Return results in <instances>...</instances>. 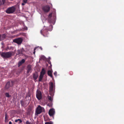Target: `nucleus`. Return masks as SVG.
<instances>
[{
  "label": "nucleus",
  "instance_id": "nucleus-1",
  "mask_svg": "<svg viewBox=\"0 0 124 124\" xmlns=\"http://www.w3.org/2000/svg\"><path fill=\"white\" fill-rule=\"evenodd\" d=\"M13 53V52H2L1 53V55L3 58H8L12 56Z\"/></svg>",
  "mask_w": 124,
  "mask_h": 124
},
{
  "label": "nucleus",
  "instance_id": "nucleus-2",
  "mask_svg": "<svg viewBox=\"0 0 124 124\" xmlns=\"http://www.w3.org/2000/svg\"><path fill=\"white\" fill-rule=\"evenodd\" d=\"M52 29H42L40 31V33L45 37H48L49 36V33L48 31H51Z\"/></svg>",
  "mask_w": 124,
  "mask_h": 124
},
{
  "label": "nucleus",
  "instance_id": "nucleus-3",
  "mask_svg": "<svg viewBox=\"0 0 124 124\" xmlns=\"http://www.w3.org/2000/svg\"><path fill=\"white\" fill-rule=\"evenodd\" d=\"M16 8L14 6L9 7L6 11V12L8 14L13 13L15 11Z\"/></svg>",
  "mask_w": 124,
  "mask_h": 124
},
{
  "label": "nucleus",
  "instance_id": "nucleus-4",
  "mask_svg": "<svg viewBox=\"0 0 124 124\" xmlns=\"http://www.w3.org/2000/svg\"><path fill=\"white\" fill-rule=\"evenodd\" d=\"M44 108L43 107H41L40 105H39L37 108L36 114L37 115L40 114L44 111Z\"/></svg>",
  "mask_w": 124,
  "mask_h": 124
},
{
  "label": "nucleus",
  "instance_id": "nucleus-5",
  "mask_svg": "<svg viewBox=\"0 0 124 124\" xmlns=\"http://www.w3.org/2000/svg\"><path fill=\"white\" fill-rule=\"evenodd\" d=\"M14 82L12 81L11 82L9 81L7 82L5 86V89L8 90L10 87H12L13 86Z\"/></svg>",
  "mask_w": 124,
  "mask_h": 124
},
{
  "label": "nucleus",
  "instance_id": "nucleus-6",
  "mask_svg": "<svg viewBox=\"0 0 124 124\" xmlns=\"http://www.w3.org/2000/svg\"><path fill=\"white\" fill-rule=\"evenodd\" d=\"M36 97L38 99L40 100L42 98V94L41 92L39 90H37L36 92Z\"/></svg>",
  "mask_w": 124,
  "mask_h": 124
},
{
  "label": "nucleus",
  "instance_id": "nucleus-7",
  "mask_svg": "<svg viewBox=\"0 0 124 124\" xmlns=\"http://www.w3.org/2000/svg\"><path fill=\"white\" fill-rule=\"evenodd\" d=\"M23 41V39L21 38L16 39L13 40L14 42L18 44H20Z\"/></svg>",
  "mask_w": 124,
  "mask_h": 124
},
{
  "label": "nucleus",
  "instance_id": "nucleus-8",
  "mask_svg": "<svg viewBox=\"0 0 124 124\" xmlns=\"http://www.w3.org/2000/svg\"><path fill=\"white\" fill-rule=\"evenodd\" d=\"M42 9L45 12H47L49 11L50 8L49 6L47 5L43 7Z\"/></svg>",
  "mask_w": 124,
  "mask_h": 124
},
{
  "label": "nucleus",
  "instance_id": "nucleus-9",
  "mask_svg": "<svg viewBox=\"0 0 124 124\" xmlns=\"http://www.w3.org/2000/svg\"><path fill=\"white\" fill-rule=\"evenodd\" d=\"M48 113L49 115L51 116H53L55 114V110L53 108H52L49 110Z\"/></svg>",
  "mask_w": 124,
  "mask_h": 124
},
{
  "label": "nucleus",
  "instance_id": "nucleus-10",
  "mask_svg": "<svg viewBox=\"0 0 124 124\" xmlns=\"http://www.w3.org/2000/svg\"><path fill=\"white\" fill-rule=\"evenodd\" d=\"M26 70H27V73H28L29 72H31V71L32 70L31 68V66L29 64L27 65L26 67Z\"/></svg>",
  "mask_w": 124,
  "mask_h": 124
},
{
  "label": "nucleus",
  "instance_id": "nucleus-11",
  "mask_svg": "<svg viewBox=\"0 0 124 124\" xmlns=\"http://www.w3.org/2000/svg\"><path fill=\"white\" fill-rule=\"evenodd\" d=\"M49 85V91L50 92H52L53 90L54 84L53 82H51Z\"/></svg>",
  "mask_w": 124,
  "mask_h": 124
},
{
  "label": "nucleus",
  "instance_id": "nucleus-12",
  "mask_svg": "<svg viewBox=\"0 0 124 124\" xmlns=\"http://www.w3.org/2000/svg\"><path fill=\"white\" fill-rule=\"evenodd\" d=\"M24 50L23 48H22L20 50H18L17 52L18 54H22L23 53L24 51Z\"/></svg>",
  "mask_w": 124,
  "mask_h": 124
},
{
  "label": "nucleus",
  "instance_id": "nucleus-13",
  "mask_svg": "<svg viewBox=\"0 0 124 124\" xmlns=\"http://www.w3.org/2000/svg\"><path fill=\"white\" fill-rule=\"evenodd\" d=\"M6 37V35L5 34L2 35L0 34V41H1L5 39Z\"/></svg>",
  "mask_w": 124,
  "mask_h": 124
},
{
  "label": "nucleus",
  "instance_id": "nucleus-14",
  "mask_svg": "<svg viewBox=\"0 0 124 124\" xmlns=\"http://www.w3.org/2000/svg\"><path fill=\"white\" fill-rule=\"evenodd\" d=\"M38 77L37 72H35L33 74V77L34 80H36Z\"/></svg>",
  "mask_w": 124,
  "mask_h": 124
},
{
  "label": "nucleus",
  "instance_id": "nucleus-15",
  "mask_svg": "<svg viewBox=\"0 0 124 124\" xmlns=\"http://www.w3.org/2000/svg\"><path fill=\"white\" fill-rule=\"evenodd\" d=\"M53 73V71L52 70H48L47 71V74L48 75L51 77V78L53 77V76L52 75V74Z\"/></svg>",
  "mask_w": 124,
  "mask_h": 124
},
{
  "label": "nucleus",
  "instance_id": "nucleus-16",
  "mask_svg": "<svg viewBox=\"0 0 124 124\" xmlns=\"http://www.w3.org/2000/svg\"><path fill=\"white\" fill-rule=\"evenodd\" d=\"M52 13H50L48 16V22L49 23H51V18L52 17Z\"/></svg>",
  "mask_w": 124,
  "mask_h": 124
},
{
  "label": "nucleus",
  "instance_id": "nucleus-17",
  "mask_svg": "<svg viewBox=\"0 0 124 124\" xmlns=\"http://www.w3.org/2000/svg\"><path fill=\"white\" fill-rule=\"evenodd\" d=\"M46 71L44 68H42L41 71L40 72V74L44 75L46 73Z\"/></svg>",
  "mask_w": 124,
  "mask_h": 124
},
{
  "label": "nucleus",
  "instance_id": "nucleus-18",
  "mask_svg": "<svg viewBox=\"0 0 124 124\" xmlns=\"http://www.w3.org/2000/svg\"><path fill=\"white\" fill-rule=\"evenodd\" d=\"M25 62V60L24 59H22L21 61H20L18 63V65L19 66L21 65L23 63Z\"/></svg>",
  "mask_w": 124,
  "mask_h": 124
},
{
  "label": "nucleus",
  "instance_id": "nucleus-19",
  "mask_svg": "<svg viewBox=\"0 0 124 124\" xmlns=\"http://www.w3.org/2000/svg\"><path fill=\"white\" fill-rule=\"evenodd\" d=\"M21 105L23 106H26V101H25L21 100Z\"/></svg>",
  "mask_w": 124,
  "mask_h": 124
},
{
  "label": "nucleus",
  "instance_id": "nucleus-20",
  "mask_svg": "<svg viewBox=\"0 0 124 124\" xmlns=\"http://www.w3.org/2000/svg\"><path fill=\"white\" fill-rule=\"evenodd\" d=\"M44 76L40 74V76L39 77V81H41L43 77Z\"/></svg>",
  "mask_w": 124,
  "mask_h": 124
},
{
  "label": "nucleus",
  "instance_id": "nucleus-21",
  "mask_svg": "<svg viewBox=\"0 0 124 124\" xmlns=\"http://www.w3.org/2000/svg\"><path fill=\"white\" fill-rule=\"evenodd\" d=\"M18 121H19V123H21L22 122V120L19 119H16L15 121V122H17Z\"/></svg>",
  "mask_w": 124,
  "mask_h": 124
},
{
  "label": "nucleus",
  "instance_id": "nucleus-22",
  "mask_svg": "<svg viewBox=\"0 0 124 124\" xmlns=\"http://www.w3.org/2000/svg\"><path fill=\"white\" fill-rule=\"evenodd\" d=\"M48 100L50 101V102H52L53 100V99H52L51 97V96H48Z\"/></svg>",
  "mask_w": 124,
  "mask_h": 124
},
{
  "label": "nucleus",
  "instance_id": "nucleus-23",
  "mask_svg": "<svg viewBox=\"0 0 124 124\" xmlns=\"http://www.w3.org/2000/svg\"><path fill=\"white\" fill-rule=\"evenodd\" d=\"M51 102L50 103H49L48 104H47V105L49 107H52V102Z\"/></svg>",
  "mask_w": 124,
  "mask_h": 124
},
{
  "label": "nucleus",
  "instance_id": "nucleus-24",
  "mask_svg": "<svg viewBox=\"0 0 124 124\" xmlns=\"http://www.w3.org/2000/svg\"><path fill=\"white\" fill-rule=\"evenodd\" d=\"M5 95L7 97H10V95L8 93H6L5 94Z\"/></svg>",
  "mask_w": 124,
  "mask_h": 124
},
{
  "label": "nucleus",
  "instance_id": "nucleus-25",
  "mask_svg": "<svg viewBox=\"0 0 124 124\" xmlns=\"http://www.w3.org/2000/svg\"><path fill=\"white\" fill-rule=\"evenodd\" d=\"M5 121L6 122V120H8V117L7 116V115L6 114H5Z\"/></svg>",
  "mask_w": 124,
  "mask_h": 124
},
{
  "label": "nucleus",
  "instance_id": "nucleus-26",
  "mask_svg": "<svg viewBox=\"0 0 124 124\" xmlns=\"http://www.w3.org/2000/svg\"><path fill=\"white\" fill-rule=\"evenodd\" d=\"M45 124H53V123L51 122H46Z\"/></svg>",
  "mask_w": 124,
  "mask_h": 124
},
{
  "label": "nucleus",
  "instance_id": "nucleus-27",
  "mask_svg": "<svg viewBox=\"0 0 124 124\" xmlns=\"http://www.w3.org/2000/svg\"><path fill=\"white\" fill-rule=\"evenodd\" d=\"M41 58L43 60H44L46 59V57L44 56H41Z\"/></svg>",
  "mask_w": 124,
  "mask_h": 124
},
{
  "label": "nucleus",
  "instance_id": "nucleus-28",
  "mask_svg": "<svg viewBox=\"0 0 124 124\" xmlns=\"http://www.w3.org/2000/svg\"><path fill=\"white\" fill-rule=\"evenodd\" d=\"M31 95L29 93H28L26 94V98H27L28 97H30Z\"/></svg>",
  "mask_w": 124,
  "mask_h": 124
},
{
  "label": "nucleus",
  "instance_id": "nucleus-29",
  "mask_svg": "<svg viewBox=\"0 0 124 124\" xmlns=\"http://www.w3.org/2000/svg\"><path fill=\"white\" fill-rule=\"evenodd\" d=\"M26 124H31V123L30 122L28 121H27L26 122Z\"/></svg>",
  "mask_w": 124,
  "mask_h": 124
},
{
  "label": "nucleus",
  "instance_id": "nucleus-30",
  "mask_svg": "<svg viewBox=\"0 0 124 124\" xmlns=\"http://www.w3.org/2000/svg\"><path fill=\"white\" fill-rule=\"evenodd\" d=\"M27 0H23V2L25 3H27Z\"/></svg>",
  "mask_w": 124,
  "mask_h": 124
},
{
  "label": "nucleus",
  "instance_id": "nucleus-31",
  "mask_svg": "<svg viewBox=\"0 0 124 124\" xmlns=\"http://www.w3.org/2000/svg\"><path fill=\"white\" fill-rule=\"evenodd\" d=\"M52 64H51V65H50L49 66L48 68L49 69H51V70H52Z\"/></svg>",
  "mask_w": 124,
  "mask_h": 124
},
{
  "label": "nucleus",
  "instance_id": "nucleus-32",
  "mask_svg": "<svg viewBox=\"0 0 124 124\" xmlns=\"http://www.w3.org/2000/svg\"><path fill=\"white\" fill-rule=\"evenodd\" d=\"M3 4H4L5 3V0H2Z\"/></svg>",
  "mask_w": 124,
  "mask_h": 124
},
{
  "label": "nucleus",
  "instance_id": "nucleus-33",
  "mask_svg": "<svg viewBox=\"0 0 124 124\" xmlns=\"http://www.w3.org/2000/svg\"><path fill=\"white\" fill-rule=\"evenodd\" d=\"M57 72H56L55 71L54 72V74L55 76H56L57 75Z\"/></svg>",
  "mask_w": 124,
  "mask_h": 124
},
{
  "label": "nucleus",
  "instance_id": "nucleus-34",
  "mask_svg": "<svg viewBox=\"0 0 124 124\" xmlns=\"http://www.w3.org/2000/svg\"><path fill=\"white\" fill-rule=\"evenodd\" d=\"M36 48H37L36 47L34 49V52H33V53L34 54H35V50L36 49Z\"/></svg>",
  "mask_w": 124,
  "mask_h": 124
},
{
  "label": "nucleus",
  "instance_id": "nucleus-35",
  "mask_svg": "<svg viewBox=\"0 0 124 124\" xmlns=\"http://www.w3.org/2000/svg\"><path fill=\"white\" fill-rule=\"evenodd\" d=\"M47 62H48V63L49 64H50V65L51 64V61H50V60H48L47 61Z\"/></svg>",
  "mask_w": 124,
  "mask_h": 124
},
{
  "label": "nucleus",
  "instance_id": "nucleus-36",
  "mask_svg": "<svg viewBox=\"0 0 124 124\" xmlns=\"http://www.w3.org/2000/svg\"><path fill=\"white\" fill-rule=\"evenodd\" d=\"M26 3H24L23 2V3H22L21 4H22V6H24V5H25V4Z\"/></svg>",
  "mask_w": 124,
  "mask_h": 124
},
{
  "label": "nucleus",
  "instance_id": "nucleus-37",
  "mask_svg": "<svg viewBox=\"0 0 124 124\" xmlns=\"http://www.w3.org/2000/svg\"><path fill=\"white\" fill-rule=\"evenodd\" d=\"M2 4V2H1V1H0V6Z\"/></svg>",
  "mask_w": 124,
  "mask_h": 124
},
{
  "label": "nucleus",
  "instance_id": "nucleus-38",
  "mask_svg": "<svg viewBox=\"0 0 124 124\" xmlns=\"http://www.w3.org/2000/svg\"><path fill=\"white\" fill-rule=\"evenodd\" d=\"M8 124H12V123L11 122L9 121V122Z\"/></svg>",
  "mask_w": 124,
  "mask_h": 124
},
{
  "label": "nucleus",
  "instance_id": "nucleus-39",
  "mask_svg": "<svg viewBox=\"0 0 124 124\" xmlns=\"http://www.w3.org/2000/svg\"><path fill=\"white\" fill-rule=\"evenodd\" d=\"M50 26L51 28H53V26L52 25H50Z\"/></svg>",
  "mask_w": 124,
  "mask_h": 124
},
{
  "label": "nucleus",
  "instance_id": "nucleus-40",
  "mask_svg": "<svg viewBox=\"0 0 124 124\" xmlns=\"http://www.w3.org/2000/svg\"><path fill=\"white\" fill-rule=\"evenodd\" d=\"M49 58V59H50V58Z\"/></svg>",
  "mask_w": 124,
  "mask_h": 124
}]
</instances>
